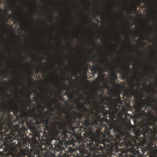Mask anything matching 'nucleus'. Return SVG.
Masks as SVG:
<instances>
[{
	"mask_svg": "<svg viewBox=\"0 0 157 157\" xmlns=\"http://www.w3.org/2000/svg\"><path fill=\"white\" fill-rule=\"evenodd\" d=\"M78 103L77 109L79 112L74 111L73 113H70V110H69L67 115L71 120V123H75L78 125V127L86 128L90 131L95 129V131L100 132L102 128L105 127L104 133H101L102 136L101 138L105 139L107 143H109V140L106 139L107 136L110 138L111 134H113L110 131L112 129H110L109 128H108V123L105 124L104 122L105 121L106 122L105 118L107 119V115H109L110 119V111L106 109V106L104 104H102L101 106L95 105L93 107L97 113L95 115H93L94 113L93 109L89 110L84 104L81 103L80 101H78Z\"/></svg>",
	"mask_w": 157,
	"mask_h": 157,
	"instance_id": "1",
	"label": "nucleus"
},
{
	"mask_svg": "<svg viewBox=\"0 0 157 157\" xmlns=\"http://www.w3.org/2000/svg\"><path fill=\"white\" fill-rule=\"evenodd\" d=\"M40 116L42 118L41 121L45 126V129L48 131L50 128H52L59 131H56L52 136V138L55 140L56 142L54 144V147L49 144L46 149L47 152L53 155L56 153L55 150H57L59 142L61 140H65L71 137L72 132L68 130L71 129V131H74L76 127L72 128V125H68L64 122L61 112H58L57 115H56L52 112H44V115L41 114Z\"/></svg>",
	"mask_w": 157,
	"mask_h": 157,
	"instance_id": "2",
	"label": "nucleus"
},
{
	"mask_svg": "<svg viewBox=\"0 0 157 157\" xmlns=\"http://www.w3.org/2000/svg\"><path fill=\"white\" fill-rule=\"evenodd\" d=\"M2 114L0 118V138L5 139L12 138L17 129L18 124L14 125L16 122L15 113L19 111L17 108L14 106H5L2 109Z\"/></svg>",
	"mask_w": 157,
	"mask_h": 157,
	"instance_id": "3",
	"label": "nucleus"
},
{
	"mask_svg": "<svg viewBox=\"0 0 157 157\" xmlns=\"http://www.w3.org/2000/svg\"><path fill=\"white\" fill-rule=\"evenodd\" d=\"M20 106L16 104H15V107H17L19 110V111L15 113L16 122L17 121L18 122L19 128L17 129V131L20 130L21 131L24 132L26 130L25 124L27 125L28 122L27 121L26 118L24 119V114L26 113L25 110L28 109V107L29 106L28 102H24L22 100H20Z\"/></svg>",
	"mask_w": 157,
	"mask_h": 157,
	"instance_id": "4",
	"label": "nucleus"
},
{
	"mask_svg": "<svg viewBox=\"0 0 157 157\" xmlns=\"http://www.w3.org/2000/svg\"><path fill=\"white\" fill-rule=\"evenodd\" d=\"M155 115L152 114L151 116V119L153 120L152 122L151 123L147 124L145 125L146 128L143 129L144 131V136L145 138L147 137L149 138H151L149 143L151 146H152L154 144V142L156 143L157 141V117H155Z\"/></svg>",
	"mask_w": 157,
	"mask_h": 157,
	"instance_id": "5",
	"label": "nucleus"
},
{
	"mask_svg": "<svg viewBox=\"0 0 157 157\" xmlns=\"http://www.w3.org/2000/svg\"><path fill=\"white\" fill-rule=\"evenodd\" d=\"M103 104L106 105V108H108L109 110L111 112L110 115V121L109 119L104 118L105 120V123H108V127L110 129H113V133L114 134V135H116L121 129H118L116 127L117 121L116 120H114V119L116 118V115L114 112V103L112 101L109 103L104 101Z\"/></svg>",
	"mask_w": 157,
	"mask_h": 157,
	"instance_id": "6",
	"label": "nucleus"
},
{
	"mask_svg": "<svg viewBox=\"0 0 157 157\" xmlns=\"http://www.w3.org/2000/svg\"><path fill=\"white\" fill-rule=\"evenodd\" d=\"M85 143L86 144V145L89 148H90L91 149L94 150L96 147H100L101 150H103V147L99 145V144H101V141L98 138L95 137L89 138Z\"/></svg>",
	"mask_w": 157,
	"mask_h": 157,
	"instance_id": "7",
	"label": "nucleus"
},
{
	"mask_svg": "<svg viewBox=\"0 0 157 157\" xmlns=\"http://www.w3.org/2000/svg\"><path fill=\"white\" fill-rule=\"evenodd\" d=\"M155 102V104H156V102L155 100H152V99H151L149 101L147 102L148 105L150 107L152 106V107L154 106L153 103Z\"/></svg>",
	"mask_w": 157,
	"mask_h": 157,
	"instance_id": "8",
	"label": "nucleus"
},
{
	"mask_svg": "<svg viewBox=\"0 0 157 157\" xmlns=\"http://www.w3.org/2000/svg\"><path fill=\"white\" fill-rule=\"evenodd\" d=\"M39 106H40V107L41 109H42V110H43L42 111H40V120L41 121V119L42 118L40 116V115H41V114H42V115H43L42 113H44V112H45L44 111V109H45V106L43 105H42L41 104L39 105Z\"/></svg>",
	"mask_w": 157,
	"mask_h": 157,
	"instance_id": "9",
	"label": "nucleus"
},
{
	"mask_svg": "<svg viewBox=\"0 0 157 157\" xmlns=\"http://www.w3.org/2000/svg\"><path fill=\"white\" fill-rule=\"evenodd\" d=\"M84 103L87 106L88 105H92V102L90 98H87V100L84 101Z\"/></svg>",
	"mask_w": 157,
	"mask_h": 157,
	"instance_id": "10",
	"label": "nucleus"
},
{
	"mask_svg": "<svg viewBox=\"0 0 157 157\" xmlns=\"http://www.w3.org/2000/svg\"><path fill=\"white\" fill-rule=\"evenodd\" d=\"M49 102L50 105V108L49 109V110L50 111H51L52 112L54 110H55V109H56V107H52L51 106V105H54L55 103L54 101H53L52 102V103L51 102L49 101Z\"/></svg>",
	"mask_w": 157,
	"mask_h": 157,
	"instance_id": "11",
	"label": "nucleus"
},
{
	"mask_svg": "<svg viewBox=\"0 0 157 157\" xmlns=\"http://www.w3.org/2000/svg\"><path fill=\"white\" fill-rule=\"evenodd\" d=\"M118 72H120L121 74L123 76H124L125 78H126L128 76V75L127 74V73L125 71H123L122 70L120 72L118 70Z\"/></svg>",
	"mask_w": 157,
	"mask_h": 157,
	"instance_id": "12",
	"label": "nucleus"
},
{
	"mask_svg": "<svg viewBox=\"0 0 157 157\" xmlns=\"http://www.w3.org/2000/svg\"><path fill=\"white\" fill-rule=\"evenodd\" d=\"M66 94L67 95V97L69 98V99L71 100L74 98V96L72 95V93H69V92H66Z\"/></svg>",
	"mask_w": 157,
	"mask_h": 157,
	"instance_id": "13",
	"label": "nucleus"
},
{
	"mask_svg": "<svg viewBox=\"0 0 157 157\" xmlns=\"http://www.w3.org/2000/svg\"><path fill=\"white\" fill-rule=\"evenodd\" d=\"M117 98H118L117 99H115L114 100V99H112V102L113 103L114 105V109L115 108V105H114V101H118V100H121V96L120 95V94L117 95Z\"/></svg>",
	"mask_w": 157,
	"mask_h": 157,
	"instance_id": "14",
	"label": "nucleus"
},
{
	"mask_svg": "<svg viewBox=\"0 0 157 157\" xmlns=\"http://www.w3.org/2000/svg\"><path fill=\"white\" fill-rule=\"evenodd\" d=\"M92 71H94L95 73H96L99 71V68L97 66H94L92 69Z\"/></svg>",
	"mask_w": 157,
	"mask_h": 157,
	"instance_id": "15",
	"label": "nucleus"
},
{
	"mask_svg": "<svg viewBox=\"0 0 157 157\" xmlns=\"http://www.w3.org/2000/svg\"><path fill=\"white\" fill-rule=\"evenodd\" d=\"M138 33L136 32V31H134L133 36L134 38H138Z\"/></svg>",
	"mask_w": 157,
	"mask_h": 157,
	"instance_id": "16",
	"label": "nucleus"
},
{
	"mask_svg": "<svg viewBox=\"0 0 157 157\" xmlns=\"http://www.w3.org/2000/svg\"><path fill=\"white\" fill-rule=\"evenodd\" d=\"M100 100L101 101V104H103L104 102H105V99L103 96H101L100 98Z\"/></svg>",
	"mask_w": 157,
	"mask_h": 157,
	"instance_id": "17",
	"label": "nucleus"
},
{
	"mask_svg": "<svg viewBox=\"0 0 157 157\" xmlns=\"http://www.w3.org/2000/svg\"><path fill=\"white\" fill-rule=\"evenodd\" d=\"M113 77L115 80H116L117 78V75L116 73H113Z\"/></svg>",
	"mask_w": 157,
	"mask_h": 157,
	"instance_id": "18",
	"label": "nucleus"
},
{
	"mask_svg": "<svg viewBox=\"0 0 157 157\" xmlns=\"http://www.w3.org/2000/svg\"><path fill=\"white\" fill-rule=\"evenodd\" d=\"M32 94V93L31 92H29V93H28L27 95V97L28 99H30V97Z\"/></svg>",
	"mask_w": 157,
	"mask_h": 157,
	"instance_id": "19",
	"label": "nucleus"
},
{
	"mask_svg": "<svg viewBox=\"0 0 157 157\" xmlns=\"http://www.w3.org/2000/svg\"><path fill=\"white\" fill-rule=\"evenodd\" d=\"M10 16H12L13 18L14 19H15L16 20V21H17V22H19V21H20V20L18 19H17V18L14 17L13 15H10Z\"/></svg>",
	"mask_w": 157,
	"mask_h": 157,
	"instance_id": "20",
	"label": "nucleus"
},
{
	"mask_svg": "<svg viewBox=\"0 0 157 157\" xmlns=\"http://www.w3.org/2000/svg\"><path fill=\"white\" fill-rule=\"evenodd\" d=\"M84 70H85V71L86 72H87L88 71V67L87 65H86V67H85L84 68Z\"/></svg>",
	"mask_w": 157,
	"mask_h": 157,
	"instance_id": "21",
	"label": "nucleus"
},
{
	"mask_svg": "<svg viewBox=\"0 0 157 157\" xmlns=\"http://www.w3.org/2000/svg\"><path fill=\"white\" fill-rule=\"evenodd\" d=\"M43 151V150H41L39 151V150H37V151H36V153L37 154H39L40 153L42 152Z\"/></svg>",
	"mask_w": 157,
	"mask_h": 157,
	"instance_id": "22",
	"label": "nucleus"
},
{
	"mask_svg": "<svg viewBox=\"0 0 157 157\" xmlns=\"http://www.w3.org/2000/svg\"><path fill=\"white\" fill-rule=\"evenodd\" d=\"M139 148H138L137 150L136 149V152L138 155H139V154H140V151H139Z\"/></svg>",
	"mask_w": 157,
	"mask_h": 157,
	"instance_id": "23",
	"label": "nucleus"
},
{
	"mask_svg": "<svg viewBox=\"0 0 157 157\" xmlns=\"http://www.w3.org/2000/svg\"><path fill=\"white\" fill-rule=\"evenodd\" d=\"M111 66L110 65V64H109V62H108V63L107 64H106V68L110 67Z\"/></svg>",
	"mask_w": 157,
	"mask_h": 157,
	"instance_id": "24",
	"label": "nucleus"
},
{
	"mask_svg": "<svg viewBox=\"0 0 157 157\" xmlns=\"http://www.w3.org/2000/svg\"><path fill=\"white\" fill-rule=\"evenodd\" d=\"M125 95H126L127 97V98H128L129 95H128V92H126L125 93Z\"/></svg>",
	"mask_w": 157,
	"mask_h": 157,
	"instance_id": "25",
	"label": "nucleus"
},
{
	"mask_svg": "<svg viewBox=\"0 0 157 157\" xmlns=\"http://www.w3.org/2000/svg\"><path fill=\"white\" fill-rule=\"evenodd\" d=\"M46 70L43 69L42 70V71H41V73H43V74H44L45 73V72H46Z\"/></svg>",
	"mask_w": 157,
	"mask_h": 157,
	"instance_id": "26",
	"label": "nucleus"
},
{
	"mask_svg": "<svg viewBox=\"0 0 157 157\" xmlns=\"http://www.w3.org/2000/svg\"><path fill=\"white\" fill-rule=\"evenodd\" d=\"M61 100L62 101H65L64 98H63L62 96L61 97Z\"/></svg>",
	"mask_w": 157,
	"mask_h": 157,
	"instance_id": "27",
	"label": "nucleus"
},
{
	"mask_svg": "<svg viewBox=\"0 0 157 157\" xmlns=\"http://www.w3.org/2000/svg\"><path fill=\"white\" fill-rule=\"evenodd\" d=\"M6 17L7 18V19H8V20H10L11 19V17Z\"/></svg>",
	"mask_w": 157,
	"mask_h": 157,
	"instance_id": "28",
	"label": "nucleus"
},
{
	"mask_svg": "<svg viewBox=\"0 0 157 157\" xmlns=\"http://www.w3.org/2000/svg\"><path fill=\"white\" fill-rule=\"evenodd\" d=\"M108 147H110V148H112V147L111 146V145H110V143L109 144H108Z\"/></svg>",
	"mask_w": 157,
	"mask_h": 157,
	"instance_id": "29",
	"label": "nucleus"
},
{
	"mask_svg": "<svg viewBox=\"0 0 157 157\" xmlns=\"http://www.w3.org/2000/svg\"><path fill=\"white\" fill-rule=\"evenodd\" d=\"M116 69H117V70L118 67H114L113 68V70H116Z\"/></svg>",
	"mask_w": 157,
	"mask_h": 157,
	"instance_id": "30",
	"label": "nucleus"
},
{
	"mask_svg": "<svg viewBox=\"0 0 157 157\" xmlns=\"http://www.w3.org/2000/svg\"><path fill=\"white\" fill-rule=\"evenodd\" d=\"M132 87H133V90H132V92L133 93V94H134V92L133 91V90H134V86H132Z\"/></svg>",
	"mask_w": 157,
	"mask_h": 157,
	"instance_id": "31",
	"label": "nucleus"
},
{
	"mask_svg": "<svg viewBox=\"0 0 157 157\" xmlns=\"http://www.w3.org/2000/svg\"><path fill=\"white\" fill-rule=\"evenodd\" d=\"M18 86H19L18 85V84L16 88V90H19V89H18Z\"/></svg>",
	"mask_w": 157,
	"mask_h": 157,
	"instance_id": "32",
	"label": "nucleus"
},
{
	"mask_svg": "<svg viewBox=\"0 0 157 157\" xmlns=\"http://www.w3.org/2000/svg\"><path fill=\"white\" fill-rule=\"evenodd\" d=\"M119 39L121 40V35H119Z\"/></svg>",
	"mask_w": 157,
	"mask_h": 157,
	"instance_id": "33",
	"label": "nucleus"
},
{
	"mask_svg": "<svg viewBox=\"0 0 157 157\" xmlns=\"http://www.w3.org/2000/svg\"><path fill=\"white\" fill-rule=\"evenodd\" d=\"M129 115V114L128 113H126L125 114V117H127V116H128V115Z\"/></svg>",
	"mask_w": 157,
	"mask_h": 157,
	"instance_id": "34",
	"label": "nucleus"
},
{
	"mask_svg": "<svg viewBox=\"0 0 157 157\" xmlns=\"http://www.w3.org/2000/svg\"><path fill=\"white\" fill-rule=\"evenodd\" d=\"M127 128H128V130H130V128L129 127V126H127Z\"/></svg>",
	"mask_w": 157,
	"mask_h": 157,
	"instance_id": "35",
	"label": "nucleus"
},
{
	"mask_svg": "<svg viewBox=\"0 0 157 157\" xmlns=\"http://www.w3.org/2000/svg\"><path fill=\"white\" fill-rule=\"evenodd\" d=\"M40 92H38V93H35V94L36 95H38L39 94H40Z\"/></svg>",
	"mask_w": 157,
	"mask_h": 157,
	"instance_id": "36",
	"label": "nucleus"
},
{
	"mask_svg": "<svg viewBox=\"0 0 157 157\" xmlns=\"http://www.w3.org/2000/svg\"><path fill=\"white\" fill-rule=\"evenodd\" d=\"M89 95H90V98H91V99H92V98H93V96H91V95H90V94H89Z\"/></svg>",
	"mask_w": 157,
	"mask_h": 157,
	"instance_id": "37",
	"label": "nucleus"
},
{
	"mask_svg": "<svg viewBox=\"0 0 157 157\" xmlns=\"http://www.w3.org/2000/svg\"><path fill=\"white\" fill-rule=\"evenodd\" d=\"M2 109H1V108H0V114L2 112Z\"/></svg>",
	"mask_w": 157,
	"mask_h": 157,
	"instance_id": "38",
	"label": "nucleus"
},
{
	"mask_svg": "<svg viewBox=\"0 0 157 157\" xmlns=\"http://www.w3.org/2000/svg\"><path fill=\"white\" fill-rule=\"evenodd\" d=\"M34 100L35 101H36L37 100V99L36 98H34Z\"/></svg>",
	"mask_w": 157,
	"mask_h": 157,
	"instance_id": "39",
	"label": "nucleus"
},
{
	"mask_svg": "<svg viewBox=\"0 0 157 157\" xmlns=\"http://www.w3.org/2000/svg\"><path fill=\"white\" fill-rule=\"evenodd\" d=\"M48 87L49 88V89H51V87H50L49 85L48 86Z\"/></svg>",
	"mask_w": 157,
	"mask_h": 157,
	"instance_id": "40",
	"label": "nucleus"
},
{
	"mask_svg": "<svg viewBox=\"0 0 157 157\" xmlns=\"http://www.w3.org/2000/svg\"><path fill=\"white\" fill-rule=\"evenodd\" d=\"M81 98H82V99H84V100H85V99H84V98H83V97H82Z\"/></svg>",
	"mask_w": 157,
	"mask_h": 157,
	"instance_id": "41",
	"label": "nucleus"
},
{
	"mask_svg": "<svg viewBox=\"0 0 157 157\" xmlns=\"http://www.w3.org/2000/svg\"><path fill=\"white\" fill-rule=\"evenodd\" d=\"M60 89H61V90H63V89H62V87H60Z\"/></svg>",
	"mask_w": 157,
	"mask_h": 157,
	"instance_id": "42",
	"label": "nucleus"
},
{
	"mask_svg": "<svg viewBox=\"0 0 157 157\" xmlns=\"http://www.w3.org/2000/svg\"><path fill=\"white\" fill-rule=\"evenodd\" d=\"M36 72H37V73H38V72H39V71H38V70H36Z\"/></svg>",
	"mask_w": 157,
	"mask_h": 157,
	"instance_id": "43",
	"label": "nucleus"
},
{
	"mask_svg": "<svg viewBox=\"0 0 157 157\" xmlns=\"http://www.w3.org/2000/svg\"><path fill=\"white\" fill-rule=\"evenodd\" d=\"M150 33H151V34H152V31H151V32H150Z\"/></svg>",
	"mask_w": 157,
	"mask_h": 157,
	"instance_id": "44",
	"label": "nucleus"
},
{
	"mask_svg": "<svg viewBox=\"0 0 157 157\" xmlns=\"http://www.w3.org/2000/svg\"><path fill=\"white\" fill-rule=\"evenodd\" d=\"M85 144H83V146L84 147H86L85 146Z\"/></svg>",
	"mask_w": 157,
	"mask_h": 157,
	"instance_id": "45",
	"label": "nucleus"
},
{
	"mask_svg": "<svg viewBox=\"0 0 157 157\" xmlns=\"http://www.w3.org/2000/svg\"><path fill=\"white\" fill-rule=\"evenodd\" d=\"M155 10L157 11V7H156L155 8Z\"/></svg>",
	"mask_w": 157,
	"mask_h": 157,
	"instance_id": "46",
	"label": "nucleus"
},
{
	"mask_svg": "<svg viewBox=\"0 0 157 157\" xmlns=\"http://www.w3.org/2000/svg\"><path fill=\"white\" fill-rule=\"evenodd\" d=\"M128 69H130V67H128Z\"/></svg>",
	"mask_w": 157,
	"mask_h": 157,
	"instance_id": "47",
	"label": "nucleus"
},
{
	"mask_svg": "<svg viewBox=\"0 0 157 157\" xmlns=\"http://www.w3.org/2000/svg\"><path fill=\"white\" fill-rule=\"evenodd\" d=\"M39 128H41V126H40V127L39 126Z\"/></svg>",
	"mask_w": 157,
	"mask_h": 157,
	"instance_id": "48",
	"label": "nucleus"
},
{
	"mask_svg": "<svg viewBox=\"0 0 157 157\" xmlns=\"http://www.w3.org/2000/svg\"><path fill=\"white\" fill-rule=\"evenodd\" d=\"M12 90H11V89H10V92H12Z\"/></svg>",
	"mask_w": 157,
	"mask_h": 157,
	"instance_id": "49",
	"label": "nucleus"
},
{
	"mask_svg": "<svg viewBox=\"0 0 157 157\" xmlns=\"http://www.w3.org/2000/svg\"><path fill=\"white\" fill-rule=\"evenodd\" d=\"M44 64H46V62H44Z\"/></svg>",
	"mask_w": 157,
	"mask_h": 157,
	"instance_id": "50",
	"label": "nucleus"
},
{
	"mask_svg": "<svg viewBox=\"0 0 157 157\" xmlns=\"http://www.w3.org/2000/svg\"><path fill=\"white\" fill-rule=\"evenodd\" d=\"M148 38H149V37L148 36L147 37V39H148Z\"/></svg>",
	"mask_w": 157,
	"mask_h": 157,
	"instance_id": "51",
	"label": "nucleus"
},
{
	"mask_svg": "<svg viewBox=\"0 0 157 157\" xmlns=\"http://www.w3.org/2000/svg\"><path fill=\"white\" fill-rule=\"evenodd\" d=\"M7 15V13H6V15Z\"/></svg>",
	"mask_w": 157,
	"mask_h": 157,
	"instance_id": "52",
	"label": "nucleus"
},
{
	"mask_svg": "<svg viewBox=\"0 0 157 157\" xmlns=\"http://www.w3.org/2000/svg\"><path fill=\"white\" fill-rule=\"evenodd\" d=\"M130 42H129V45H130Z\"/></svg>",
	"mask_w": 157,
	"mask_h": 157,
	"instance_id": "53",
	"label": "nucleus"
},
{
	"mask_svg": "<svg viewBox=\"0 0 157 157\" xmlns=\"http://www.w3.org/2000/svg\"><path fill=\"white\" fill-rule=\"evenodd\" d=\"M121 69H122V70H123V67H121Z\"/></svg>",
	"mask_w": 157,
	"mask_h": 157,
	"instance_id": "54",
	"label": "nucleus"
},
{
	"mask_svg": "<svg viewBox=\"0 0 157 157\" xmlns=\"http://www.w3.org/2000/svg\"><path fill=\"white\" fill-rule=\"evenodd\" d=\"M30 72L31 73V74H32V71H31Z\"/></svg>",
	"mask_w": 157,
	"mask_h": 157,
	"instance_id": "55",
	"label": "nucleus"
},
{
	"mask_svg": "<svg viewBox=\"0 0 157 157\" xmlns=\"http://www.w3.org/2000/svg\"><path fill=\"white\" fill-rule=\"evenodd\" d=\"M155 92H156V91H155V90H154V93H155Z\"/></svg>",
	"mask_w": 157,
	"mask_h": 157,
	"instance_id": "56",
	"label": "nucleus"
},
{
	"mask_svg": "<svg viewBox=\"0 0 157 157\" xmlns=\"http://www.w3.org/2000/svg\"><path fill=\"white\" fill-rule=\"evenodd\" d=\"M115 12L116 13H117V11H115Z\"/></svg>",
	"mask_w": 157,
	"mask_h": 157,
	"instance_id": "57",
	"label": "nucleus"
},
{
	"mask_svg": "<svg viewBox=\"0 0 157 157\" xmlns=\"http://www.w3.org/2000/svg\"><path fill=\"white\" fill-rule=\"evenodd\" d=\"M65 103H67V101H66L65 102Z\"/></svg>",
	"mask_w": 157,
	"mask_h": 157,
	"instance_id": "58",
	"label": "nucleus"
},
{
	"mask_svg": "<svg viewBox=\"0 0 157 157\" xmlns=\"http://www.w3.org/2000/svg\"><path fill=\"white\" fill-rule=\"evenodd\" d=\"M138 72H139V70H138Z\"/></svg>",
	"mask_w": 157,
	"mask_h": 157,
	"instance_id": "59",
	"label": "nucleus"
},
{
	"mask_svg": "<svg viewBox=\"0 0 157 157\" xmlns=\"http://www.w3.org/2000/svg\"><path fill=\"white\" fill-rule=\"evenodd\" d=\"M40 67V66H39L38 67H39H39Z\"/></svg>",
	"mask_w": 157,
	"mask_h": 157,
	"instance_id": "60",
	"label": "nucleus"
},
{
	"mask_svg": "<svg viewBox=\"0 0 157 157\" xmlns=\"http://www.w3.org/2000/svg\"><path fill=\"white\" fill-rule=\"evenodd\" d=\"M101 15H104L103 14H102H102Z\"/></svg>",
	"mask_w": 157,
	"mask_h": 157,
	"instance_id": "61",
	"label": "nucleus"
},
{
	"mask_svg": "<svg viewBox=\"0 0 157 157\" xmlns=\"http://www.w3.org/2000/svg\"><path fill=\"white\" fill-rule=\"evenodd\" d=\"M96 65H97V66H98V64H96Z\"/></svg>",
	"mask_w": 157,
	"mask_h": 157,
	"instance_id": "62",
	"label": "nucleus"
},
{
	"mask_svg": "<svg viewBox=\"0 0 157 157\" xmlns=\"http://www.w3.org/2000/svg\"><path fill=\"white\" fill-rule=\"evenodd\" d=\"M21 56H22V54H21Z\"/></svg>",
	"mask_w": 157,
	"mask_h": 157,
	"instance_id": "63",
	"label": "nucleus"
},
{
	"mask_svg": "<svg viewBox=\"0 0 157 157\" xmlns=\"http://www.w3.org/2000/svg\"><path fill=\"white\" fill-rule=\"evenodd\" d=\"M52 18H53L52 17Z\"/></svg>",
	"mask_w": 157,
	"mask_h": 157,
	"instance_id": "64",
	"label": "nucleus"
}]
</instances>
